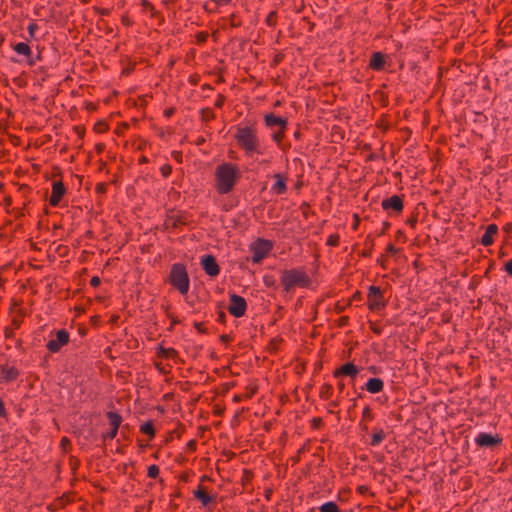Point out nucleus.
<instances>
[{
	"label": "nucleus",
	"mask_w": 512,
	"mask_h": 512,
	"mask_svg": "<svg viewBox=\"0 0 512 512\" xmlns=\"http://www.w3.org/2000/svg\"><path fill=\"white\" fill-rule=\"evenodd\" d=\"M70 341V334L66 329H60L56 331V338L50 339L46 348L50 353H58L61 348L67 345Z\"/></svg>",
	"instance_id": "5"
},
{
	"label": "nucleus",
	"mask_w": 512,
	"mask_h": 512,
	"mask_svg": "<svg viewBox=\"0 0 512 512\" xmlns=\"http://www.w3.org/2000/svg\"><path fill=\"white\" fill-rule=\"evenodd\" d=\"M319 510L320 512H339L337 505L332 501L326 502L323 505H321Z\"/></svg>",
	"instance_id": "30"
},
{
	"label": "nucleus",
	"mask_w": 512,
	"mask_h": 512,
	"mask_svg": "<svg viewBox=\"0 0 512 512\" xmlns=\"http://www.w3.org/2000/svg\"><path fill=\"white\" fill-rule=\"evenodd\" d=\"M188 212L177 210L175 208L166 211L165 219L162 224L164 231L181 230L190 223Z\"/></svg>",
	"instance_id": "2"
},
{
	"label": "nucleus",
	"mask_w": 512,
	"mask_h": 512,
	"mask_svg": "<svg viewBox=\"0 0 512 512\" xmlns=\"http://www.w3.org/2000/svg\"><path fill=\"white\" fill-rule=\"evenodd\" d=\"M0 417H7V411L3 399L0 397Z\"/></svg>",
	"instance_id": "52"
},
{
	"label": "nucleus",
	"mask_w": 512,
	"mask_h": 512,
	"mask_svg": "<svg viewBox=\"0 0 512 512\" xmlns=\"http://www.w3.org/2000/svg\"><path fill=\"white\" fill-rule=\"evenodd\" d=\"M121 23L125 27H131L134 24L133 20L129 17L128 14H123L121 16Z\"/></svg>",
	"instance_id": "46"
},
{
	"label": "nucleus",
	"mask_w": 512,
	"mask_h": 512,
	"mask_svg": "<svg viewBox=\"0 0 512 512\" xmlns=\"http://www.w3.org/2000/svg\"><path fill=\"white\" fill-rule=\"evenodd\" d=\"M217 314H218L217 321L219 323H224V310H223L221 302H219L217 305Z\"/></svg>",
	"instance_id": "47"
},
{
	"label": "nucleus",
	"mask_w": 512,
	"mask_h": 512,
	"mask_svg": "<svg viewBox=\"0 0 512 512\" xmlns=\"http://www.w3.org/2000/svg\"><path fill=\"white\" fill-rule=\"evenodd\" d=\"M194 497L198 499L204 506L208 505L215 498L213 495L208 494L202 485H199L194 491Z\"/></svg>",
	"instance_id": "18"
},
{
	"label": "nucleus",
	"mask_w": 512,
	"mask_h": 512,
	"mask_svg": "<svg viewBox=\"0 0 512 512\" xmlns=\"http://www.w3.org/2000/svg\"><path fill=\"white\" fill-rule=\"evenodd\" d=\"M272 248V243L268 240L258 239L251 246L253 262H260L265 258Z\"/></svg>",
	"instance_id": "6"
},
{
	"label": "nucleus",
	"mask_w": 512,
	"mask_h": 512,
	"mask_svg": "<svg viewBox=\"0 0 512 512\" xmlns=\"http://www.w3.org/2000/svg\"><path fill=\"white\" fill-rule=\"evenodd\" d=\"M169 283L172 287L179 291L180 294L186 295L190 287V278L187 273L185 264L174 263L169 272Z\"/></svg>",
	"instance_id": "1"
},
{
	"label": "nucleus",
	"mask_w": 512,
	"mask_h": 512,
	"mask_svg": "<svg viewBox=\"0 0 512 512\" xmlns=\"http://www.w3.org/2000/svg\"><path fill=\"white\" fill-rule=\"evenodd\" d=\"M239 178V171L234 166L226 163V193L234 186Z\"/></svg>",
	"instance_id": "13"
},
{
	"label": "nucleus",
	"mask_w": 512,
	"mask_h": 512,
	"mask_svg": "<svg viewBox=\"0 0 512 512\" xmlns=\"http://www.w3.org/2000/svg\"><path fill=\"white\" fill-rule=\"evenodd\" d=\"M199 114H200V117H201V120L204 121V122H208L210 121L211 119H214L215 118V115H214V112H213V109L212 108H201L199 110Z\"/></svg>",
	"instance_id": "28"
},
{
	"label": "nucleus",
	"mask_w": 512,
	"mask_h": 512,
	"mask_svg": "<svg viewBox=\"0 0 512 512\" xmlns=\"http://www.w3.org/2000/svg\"><path fill=\"white\" fill-rule=\"evenodd\" d=\"M184 432H185V426L183 424H181L180 422H178L177 427L168 433V435L165 439V443H169L170 441H172L174 436L180 438Z\"/></svg>",
	"instance_id": "26"
},
{
	"label": "nucleus",
	"mask_w": 512,
	"mask_h": 512,
	"mask_svg": "<svg viewBox=\"0 0 512 512\" xmlns=\"http://www.w3.org/2000/svg\"><path fill=\"white\" fill-rule=\"evenodd\" d=\"M154 366L160 374L166 375L168 373L161 362H155Z\"/></svg>",
	"instance_id": "51"
},
{
	"label": "nucleus",
	"mask_w": 512,
	"mask_h": 512,
	"mask_svg": "<svg viewBox=\"0 0 512 512\" xmlns=\"http://www.w3.org/2000/svg\"><path fill=\"white\" fill-rule=\"evenodd\" d=\"M117 433H118V430H115L113 427H111L110 431L103 433L101 435V438L104 442L107 440H112L116 437Z\"/></svg>",
	"instance_id": "39"
},
{
	"label": "nucleus",
	"mask_w": 512,
	"mask_h": 512,
	"mask_svg": "<svg viewBox=\"0 0 512 512\" xmlns=\"http://www.w3.org/2000/svg\"><path fill=\"white\" fill-rule=\"evenodd\" d=\"M105 147L106 145L104 143H97L95 145V151L98 153V154H101L104 150H105Z\"/></svg>",
	"instance_id": "58"
},
{
	"label": "nucleus",
	"mask_w": 512,
	"mask_h": 512,
	"mask_svg": "<svg viewBox=\"0 0 512 512\" xmlns=\"http://www.w3.org/2000/svg\"><path fill=\"white\" fill-rule=\"evenodd\" d=\"M159 475V467L156 464H152L147 469V476L149 478L155 479Z\"/></svg>",
	"instance_id": "33"
},
{
	"label": "nucleus",
	"mask_w": 512,
	"mask_h": 512,
	"mask_svg": "<svg viewBox=\"0 0 512 512\" xmlns=\"http://www.w3.org/2000/svg\"><path fill=\"white\" fill-rule=\"evenodd\" d=\"M223 104H224V96L222 94H219L214 105H215V107L220 108L223 106Z\"/></svg>",
	"instance_id": "57"
},
{
	"label": "nucleus",
	"mask_w": 512,
	"mask_h": 512,
	"mask_svg": "<svg viewBox=\"0 0 512 512\" xmlns=\"http://www.w3.org/2000/svg\"><path fill=\"white\" fill-rule=\"evenodd\" d=\"M154 129H155V131H156L157 135H158L160 138H164V137H165V131H164V129H163V128H161V127H155Z\"/></svg>",
	"instance_id": "61"
},
{
	"label": "nucleus",
	"mask_w": 512,
	"mask_h": 512,
	"mask_svg": "<svg viewBox=\"0 0 512 512\" xmlns=\"http://www.w3.org/2000/svg\"><path fill=\"white\" fill-rule=\"evenodd\" d=\"M384 63H385L384 55L380 52H376L371 57L370 67L375 70H381L384 67Z\"/></svg>",
	"instance_id": "22"
},
{
	"label": "nucleus",
	"mask_w": 512,
	"mask_h": 512,
	"mask_svg": "<svg viewBox=\"0 0 512 512\" xmlns=\"http://www.w3.org/2000/svg\"><path fill=\"white\" fill-rule=\"evenodd\" d=\"M141 6L151 12V16H154L156 13L155 6L148 0H141Z\"/></svg>",
	"instance_id": "40"
},
{
	"label": "nucleus",
	"mask_w": 512,
	"mask_h": 512,
	"mask_svg": "<svg viewBox=\"0 0 512 512\" xmlns=\"http://www.w3.org/2000/svg\"><path fill=\"white\" fill-rule=\"evenodd\" d=\"M368 300L370 308L374 310L380 309L384 305L380 289L374 286L370 287Z\"/></svg>",
	"instance_id": "12"
},
{
	"label": "nucleus",
	"mask_w": 512,
	"mask_h": 512,
	"mask_svg": "<svg viewBox=\"0 0 512 512\" xmlns=\"http://www.w3.org/2000/svg\"><path fill=\"white\" fill-rule=\"evenodd\" d=\"M265 120H266V124L269 127H278L279 128V132L274 133V138L276 140H278L279 134L281 133L282 129L284 128V124H285L284 120L280 117L273 115V114L267 115Z\"/></svg>",
	"instance_id": "17"
},
{
	"label": "nucleus",
	"mask_w": 512,
	"mask_h": 512,
	"mask_svg": "<svg viewBox=\"0 0 512 512\" xmlns=\"http://www.w3.org/2000/svg\"><path fill=\"white\" fill-rule=\"evenodd\" d=\"M238 143L245 148L247 152L257 151V143L258 140L254 134V132L248 128H238L237 133L235 135Z\"/></svg>",
	"instance_id": "3"
},
{
	"label": "nucleus",
	"mask_w": 512,
	"mask_h": 512,
	"mask_svg": "<svg viewBox=\"0 0 512 512\" xmlns=\"http://www.w3.org/2000/svg\"><path fill=\"white\" fill-rule=\"evenodd\" d=\"M201 266L210 277H215L220 273V266L213 255H204L201 259Z\"/></svg>",
	"instance_id": "10"
},
{
	"label": "nucleus",
	"mask_w": 512,
	"mask_h": 512,
	"mask_svg": "<svg viewBox=\"0 0 512 512\" xmlns=\"http://www.w3.org/2000/svg\"><path fill=\"white\" fill-rule=\"evenodd\" d=\"M475 441L479 446L491 447L499 443L500 439L491 434L479 433L476 436Z\"/></svg>",
	"instance_id": "14"
},
{
	"label": "nucleus",
	"mask_w": 512,
	"mask_h": 512,
	"mask_svg": "<svg viewBox=\"0 0 512 512\" xmlns=\"http://www.w3.org/2000/svg\"><path fill=\"white\" fill-rule=\"evenodd\" d=\"M156 355L159 358L172 359V360H176L179 356L178 351L175 348H173V347L165 348L162 345H158V347L156 348Z\"/></svg>",
	"instance_id": "16"
},
{
	"label": "nucleus",
	"mask_w": 512,
	"mask_h": 512,
	"mask_svg": "<svg viewBox=\"0 0 512 512\" xmlns=\"http://www.w3.org/2000/svg\"><path fill=\"white\" fill-rule=\"evenodd\" d=\"M357 373H358V369L355 365H353L352 363H346L339 369V371L337 372V375L342 374V375L355 377L357 375Z\"/></svg>",
	"instance_id": "24"
},
{
	"label": "nucleus",
	"mask_w": 512,
	"mask_h": 512,
	"mask_svg": "<svg viewBox=\"0 0 512 512\" xmlns=\"http://www.w3.org/2000/svg\"><path fill=\"white\" fill-rule=\"evenodd\" d=\"M66 192L67 189L62 180L53 181L49 204L52 207H57Z\"/></svg>",
	"instance_id": "8"
},
{
	"label": "nucleus",
	"mask_w": 512,
	"mask_h": 512,
	"mask_svg": "<svg viewBox=\"0 0 512 512\" xmlns=\"http://www.w3.org/2000/svg\"><path fill=\"white\" fill-rule=\"evenodd\" d=\"M160 173L163 178H168L172 173V166L166 163L160 167Z\"/></svg>",
	"instance_id": "37"
},
{
	"label": "nucleus",
	"mask_w": 512,
	"mask_h": 512,
	"mask_svg": "<svg viewBox=\"0 0 512 512\" xmlns=\"http://www.w3.org/2000/svg\"><path fill=\"white\" fill-rule=\"evenodd\" d=\"M38 24L36 23L35 20H31L28 27H27V30H28V34H29V37L26 38L27 41L31 40V39H35V32L38 30Z\"/></svg>",
	"instance_id": "32"
},
{
	"label": "nucleus",
	"mask_w": 512,
	"mask_h": 512,
	"mask_svg": "<svg viewBox=\"0 0 512 512\" xmlns=\"http://www.w3.org/2000/svg\"><path fill=\"white\" fill-rule=\"evenodd\" d=\"M208 36L209 35H208L207 32H203L202 31V32L197 33V35H196V43L197 44L205 43L207 41V39H208Z\"/></svg>",
	"instance_id": "44"
},
{
	"label": "nucleus",
	"mask_w": 512,
	"mask_h": 512,
	"mask_svg": "<svg viewBox=\"0 0 512 512\" xmlns=\"http://www.w3.org/2000/svg\"><path fill=\"white\" fill-rule=\"evenodd\" d=\"M383 388V381L379 378H371L366 383V389L370 393H378Z\"/></svg>",
	"instance_id": "23"
},
{
	"label": "nucleus",
	"mask_w": 512,
	"mask_h": 512,
	"mask_svg": "<svg viewBox=\"0 0 512 512\" xmlns=\"http://www.w3.org/2000/svg\"><path fill=\"white\" fill-rule=\"evenodd\" d=\"M73 131L77 134L80 140L84 138L85 135V127L81 125L73 126Z\"/></svg>",
	"instance_id": "45"
},
{
	"label": "nucleus",
	"mask_w": 512,
	"mask_h": 512,
	"mask_svg": "<svg viewBox=\"0 0 512 512\" xmlns=\"http://www.w3.org/2000/svg\"><path fill=\"white\" fill-rule=\"evenodd\" d=\"M272 189L278 194H281L286 190V183L285 180L281 177V175H275V183Z\"/></svg>",
	"instance_id": "27"
},
{
	"label": "nucleus",
	"mask_w": 512,
	"mask_h": 512,
	"mask_svg": "<svg viewBox=\"0 0 512 512\" xmlns=\"http://www.w3.org/2000/svg\"><path fill=\"white\" fill-rule=\"evenodd\" d=\"M194 327L200 332V333H205L206 332V329H205V324L203 322H195L194 323Z\"/></svg>",
	"instance_id": "54"
},
{
	"label": "nucleus",
	"mask_w": 512,
	"mask_h": 512,
	"mask_svg": "<svg viewBox=\"0 0 512 512\" xmlns=\"http://www.w3.org/2000/svg\"><path fill=\"white\" fill-rule=\"evenodd\" d=\"M264 282L267 286H273L275 283V280L271 276H265Z\"/></svg>",
	"instance_id": "59"
},
{
	"label": "nucleus",
	"mask_w": 512,
	"mask_h": 512,
	"mask_svg": "<svg viewBox=\"0 0 512 512\" xmlns=\"http://www.w3.org/2000/svg\"><path fill=\"white\" fill-rule=\"evenodd\" d=\"M281 282L285 290L289 291L296 285H306L307 277L302 272L296 270L284 271L281 276Z\"/></svg>",
	"instance_id": "4"
},
{
	"label": "nucleus",
	"mask_w": 512,
	"mask_h": 512,
	"mask_svg": "<svg viewBox=\"0 0 512 512\" xmlns=\"http://www.w3.org/2000/svg\"><path fill=\"white\" fill-rule=\"evenodd\" d=\"M215 187L219 194H224V162L219 164L215 171Z\"/></svg>",
	"instance_id": "19"
},
{
	"label": "nucleus",
	"mask_w": 512,
	"mask_h": 512,
	"mask_svg": "<svg viewBox=\"0 0 512 512\" xmlns=\"http://www.w3.org/2000/svg\"><path fill=\"white\" fill-rule=\"evenodd\" d=\"M4 336H5V338H13L14 337L13 329L10 327H5L4 328Z\"/></svg>",
	"instance_id": "56"
},
{
	"label": "nucleus",
	"mask_w": 512,
	"mask_h": 512,
	"mask_svg": "<svg viewBox=\"0 0 512 512\" xmlns=\"http://www.w3.org/2000/svg\"><path fill=\"white\" fill-rule=\"evenodd\" d=\"M93 11L101 16H109L111 13V10L109 8H101V7H93Z\"/></svg>",
	"instance_id": "43"
},
{
	"label": "nucleus",
	"mask_w": 512,
	"mask_h": 512,
	"mask_svg": "<svg viewBox=\"0 0 512 512\" xmlns=\"http://www.w3.org/2000/svg\"><path fill=\"white\" fill-rule=\"evenodd\" d=\"M108 184L105 182L97 183L95 186V192L99 195L105 194L107 192Z\"/></svg>",
	"instance_id": "41"
},
{
	"label": "nucleus",
	"mask_w": 512,
	"mask_h": 512,
	"mask_svg": "<svg viewBox=\"0 0 512 512\" xmlns=\"http://www.w3.org/2000/svg\"><path fill=\"white\" fill-rule=\"evenodd\" d=\"M505 269L507 273L512 275V259L506 263Z\"/></svg>",
	"instance_id": "63"
},
{
	"label": "nucleus",
	"mask_w": 512,
	"mask_h": 512,
	"mask_svg": "<svg viewBox=\"0 0 512 512\" xmlns=\"http://www.w3.org/2000/svg\"><path fill=\"white\" fill-rule=\"evenodd\" d=\"M129 128V124L126 123V122H122L120 123L116 129L114 130V133L117 134L118 136L124 134V132Z\"/></svg>",
	"instance_id": "42"
},
{
	"label": "nucleus",
	"mask_w": 512,
	"mask_h": 512,
	"mask_svg": "<svg viewBox=\"0 0 512 512\" xmlns=\"http://www.w3.org/2000/svg\"><path fill=\"white\" fill-rule=\"evenodd\" d=\"M20 376V370L15 365L8 363L0 365V382L11 383Z\"/></svg>",
	"instance_id": "9"
},
{
	"label": "nucleus",
	"mask_w": 512,
	"mask_h": 512,
	"mask_svg": "<svg viewBox=\"0 0 512 512\" xmlns=\"http://www.w3.org/2000/svg\"><path fill=\"white\" fill-rule=\"evenodd\" d=\"M176 112V108L175 107H168L166 108L164 111H163V115L166 117V118H170L171 116H173Z\"/></svg>",
	"instance_id": "49"
},
{
	"label": "nucleus",
	"mask_w": 512,
	"mask_h": 512,
	"mask_svg": "<svg viewBox=\"0 0 512 512\" xmlns=\"http://www.w3.org/2000/svg\"><path fill=\"white\" fill-rule=\"evenodd\" d=\"M224 0H209L204 4V9L213 12L218 9V6L223 2Z\"/></svg>",
	"instance_id": "31"
},
{
	"label": "nucleus",
	"mask_w": 512,
	"mask_h": 512,
	"mask_svg": "<svg viewBox=\"0 0 512 512\" xmlns=\"http://www.w3.org/2000/svg\"><path fill=\"white\" fill-rule=\"evenodd\" d=\"M5 207H9L12 205V197L11 196H5L3 199Z\"/></svg>",
	"instance_id": "62"
},
{
	"label": "nucleus",
	"mask_w": 512,
	"mask_h": 512,
	"mask_svg": "<svg viewBox=\"0 0 512 512\" xmlns=\"http://www.w3.org/2000/svg\"><path fill=\"white\" fill-rule=\"evenodd\" d=\"M383 438H384V433L382 430H379L373 434L371 444L373 446L379 445L381 443V441L383 440Z\"/></svg>",
	"instance_id": "34"
},
{
	"label": "nucleus",
	"mask_w": 512,
	"mask_h": 512,
	"mask_svg": "<svg viewBox=\"0 0 512 512\" xmlns=\"http://www.w3.org/2000/svg\"><path fill=\"white\" fill-rule=\"evenodd\" d=\"M71 500L69 498V494L64 493L61 497H59L56 502L58 508H64L67 503H69Z\"/></svg>",
	"instance_id": "38"
},
{
	"label": "nucleus",
	"mask_w": 512,
	"mask_h": 512,
	"mask_svg": "<svg viewBox=\"0 0 512 512\" xmlns=\"http://www.w3.org/2000/svg\"><path fill=\"white\" fill-rule=\"evenodd\" d=\"M196 446H197L196 440L192 439L187 442L185 449L188 452H194L196 450Z\"/></svg>",
	"instance_id": "48"
},
{
	"label": "nucleus",
	"mask_w": 512,
	"mask_h": 512,
	"mask_svg": "<svg viewBox=\"0 0 512 512\" xmlns=\"http://www.w3.org/2000/svg\"><path fill=\"white\" fill-rule=\"evenodd\" d=\"M140 432L148 435L149 439L152 440L155 437V428L153 422L151 420L144 422L140 426Z\"/></svg>",
	"instance_id": "25"
},
{
	"label": "nucleus",
	"mask_w": 512,
	"mask_h": 512,
	"mask_svg": "<svg viewBox=\"0 0 512 512\" xmlns=\"http://www.w3.org/2000/svg\"><path fill=\"white\" fill-rule=\"evenodd\" d=\"M172 157L178 162L182 163V152L181 151H173L171 153Z\"/></svg>",
	"instance_id": "55"
},
{
	"label": "nucleus",
	"mask_w": 512,
	"mask_h": 512,
	"mask_svg": "<svg viewBox=\"0 0 512 512\" xmlns=\"http://www.w3.org/2000/svg\"><path fill=\"white\" fill-rule=\"evenodd\" d=\"M166 314H167V317L171 319V324H170L169 330H172L173 327L176 324H178L180 321L175 316H173L171 313H169L168 311Z\"/></svg>",
	"instance_id": "50"
},
{
	"label": "nucleus",
	"mask_w": 512,
	"mask_h": 512,
	"mask_svg": "<svg viewBox=\"0 0 512 512\" xmlns=\"http://www.w3.org/2000/svg\"><path fill=\"white\" fill-rule=\"evenodd\" d=\"M101 284V279L98 276H93L90 280L92 287H98Z\"/></svg>",
	"instance_id": "53"
},
{
	"label": "nucleus",
	"mask_w": 512,
	"mask_h": 512,
	"mask_svg": "<svg viewBox=\"0 0 512 512\" xmlns=\"http://www.w3.org/2000/svg\"><path fill=\"white\" fill-rule=\"evenodd\" d=\"M106 417L109 420L110 426L115 430H119L123 421L122 416L118 412L108 411L106 412Z\"/></svg>",
	"instance_id": "21"
},
{
	"label": "nucleus",
	"mask_w": 512,
	"mask_h": 512,
	"mask_svg": "<svg viewBox=\"0 0 512 512\" xmlns=\"http://www.w3.org/2000/svg\"><path fill=\"white\" fill-rule=\"evenodd\" d=\"M69 465H70V469H71L72 473H75L80 466V460L75 456H70L69 457Z\"/></svg>",
	"instance_id": "36"
},
{
	"label": "nucleus",
	"mask_w": 512,
	"mask_h": 512,
	"mask_svg": "<svg viewBox=\"0 0 512 512\" xmlns=\"http://www.w3.org/2000/svg\"><path fill=\"white\" fill-rule=\"evenodd\" d=\"M382 206L385 210H393L396 212L401 211L403 208L402 200L397 195L383 200Z\"/></svg>",
	"instance_id": "15"
},
{
	"label": "nucleus",
	"mask_w": 512,
	"mask_h": 512,
	"mask_svg": "<svg viewBox=\"0 0 512 512\" xmlns=\"http://www.w3.org/2000/svg\"><path fill=\"white\" fill-rule=\"evenodd\" d=\"M147 143L148 142L146 140L139 139V143L137 145V150H143L146 147Z\"/></svg>",
	"instance_id": "60"
},
{
	"label": "nucleus",
	"mask_w": 512,
	"mask_h": 512,
	"mask_svg": "<svg viewBox=\"0 0 512 512\" xmlns=\"http://www.w3.org/2000/svg\"><path fill=\"white\" fill-rule=\"evenodd\" d=\"M11 47L15 53L26 57L27 65H35V59L33 58L31 47L26 42H19L11 45Z\"/></svg>",
	"instance_id": "11"
},
{
	"label": "nucleus",
	"mask_w": 512,
	"mask_h": 512,
	"mask_svg": "<svg viewBox=\"0 0 512 512\" xmlns=\"http://www.w3.org/2000/svg\"><path fill=\"white\" fill-rule=\"evenodd\" d=\"M71 440L67 437V436H63L60 440V448L64 451V452H67L71 449Z\"/></svg>",
	"instance_id": "35"
},
{
	"label": "nucleus",
	"mask_w": 512,
	"mask_h": 512,
	"mask_svg": "<svg viewBox=\"0 0 512 512\" xmlns=\"http://www.w3.org/2000/svg\"><path fill=\"white\" fill-rule=\"evenodd\" d=\"M150 510V506L145 508L144 506H137L135 508V512H148Z\"/></svg>",
	"instance_id": "64"
},
{
	"label": "nucleus",
	"mask_w": 512,
	"mask_h": 512,
	"mask_svg": "<svg viewBox=\"0 0 512 512\" xmlns=\"http://www.w3.org/2000/svg\"><path fill=\"white\" fill-rule=\"evenodd\" d=\"M497 230H498V228L496 225H494V224L489 225L481 238V243L484 246L491 245L493 242V236L497 233Z\"/></svg>",
	"instance_id": "20"
},
{
	"label": "nucleus",
	"mask_w": 512,
	"mask_h": 512,
	"mask_svg": "<svg viewBox=\"0 0 512 512\" xmlns=\"http://www.w3.org/2000/svg\"><path fill=\"white\" fill-rule=\"evenodd\" d=\"M93 130L96 133H104L109 130V124L105 120H98L94 124Z\"/></svg>",
	"instance_id": "29"
},
{
	"label": "nucleus",
	"mask_w": 512,
	"mask_h": 512,
	"mask_svg": "<svg viewBox=\"0 0 512 512\" xmlns=\"http://www.w3.org/2000/svg\"><path fill=\"white\" fill-rule=\"evenodd\" d=\"M247 308V304L244 298L236 295L235 293L230 294V303L226 309L234 317H241L244 315Z\"/></svg>",
	"instance_id": "7"
}]
</instances>
